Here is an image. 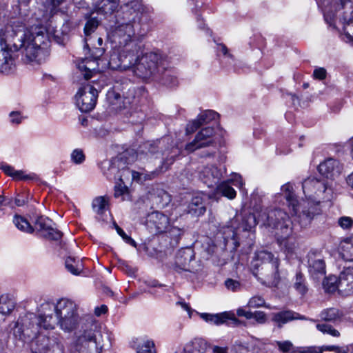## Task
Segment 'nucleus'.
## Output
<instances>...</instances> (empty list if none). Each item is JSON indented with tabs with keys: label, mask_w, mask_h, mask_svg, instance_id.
<instances>
[{
	"label": "nucleus",
	"mask_w": 353,
	"mask_h": 353,
	"mask_svg": "<svg viewBox=\"0 0 353 353\" xmlns=\"http://www.w3.org/2000/svg\"><path fill=\"white\" fill-rule=\"evenodd\" d=\"M34 176L35 174H26L22 170H14L12 176L14 180H30Z\"/></svg>",
	"instance_id": "59"
},
{
	"label": "nucleus",
	"mask_w": 353,
	"mask_h": 353,
	"mask_svg": "<svg viewBox=\"0 0 353 353\" xmlns=\"http://www.w3.org/2000/svg\"><path fill=\"white\" fill-rule=\"evenodd\" d=\"M132 170H130L125 162V166L120 170V173L117 181L125 184L126 182L130 181L132 177Z\"/></svg>",
	"instance_id": "51"
},
{
	"label": "nucleus",
	"mask_w": 353,
	"mask_h": 353,
	"mask_svg": "<svg viewBox=\"0 0 353 353\" xmlns=\"http://www.w3.org/2000/svg\"><path fill=\"white\" fill-rule=\"evenodd\" d=\"M158 76L155 77V81H159L163 85L168 87H174L178 84V80L175 75V72L172 69L167 68L161 69L158 72Z\"/></svg>",
	"instance_id": "30"
},
{
	"label": "nucleus",
	"mask_w": 353,
	"mask_h": 353,
	"mask_svg": "<svg viewBox=\"0 0 353 353\" xmlns=\"http://www.w3.org/2000/svg\"><path fill=\"white\" fill-rule=\"evenodd\" d=\"M224 284L228 290H231L232 292L239 291L241 288V283L239 281L232 279H227L225 281Z\"/></svg>",
	"instance_id": "55"
},
{
	"label": "nucleus",
	"mask_w": 353,
	"mask_h": 353,
	"mask_svg": "<svg viewBox=\"0 0 353 353\" xmlns=\"http://www.w3.org/2000/svg\"><path fill=\"white\" fill-rule=\"evenodd\" d=\"M206 208L202 194H196L192 196L188 206V212L192 216H200L205 214Z\"/></svg>",
	"instance_id": "29"
},
{
	"label": "nucleus",
	"mask_w": 353,
	"mask_h": 353,
	"mask_svg": "<svg viewBox=\"0 0 353 353\" xmlns=\"http://www.w3.org/2000/svg\"><path fill=\"white\" fill-rule=\"evenodd\" d=\"M323 288L329 292H334L336 290L339 291V277L330 275L325 277L323 282Z\"/></svg>",
	"instance_id": "43"
},
{
	"label": "nucleus",
	"mask_w": 353,
	"mask_h": 353,
	"mask_svg": "<svg viewBox=\"0 0 353 353\" xmlns=\"http://www.w3.org/2000/svg\"><path fill=\"white\" fill-rule=\"evenodd\" d=\"M216 193L229 199H234L236 196V192L230 185L228 181L219 183L216 188Z\"/></svg>",
	"instance_id": "38"
},
{
	"label": "nucleus",
	"mask_w": 353,
	"mask_h": 353,
	"mask_svg": "<svg viewBox=\"0 0 353 353\" xmlns=\"http://www.w3.org/2000/svg\"><path fill=\"white\" fill-rule=\"evenodd\" d=\"M143 47L139 43L132 44L120 48L123 61V70H132L137 65L140 56L142 55Z\"/></svg>",
	"instance_id": "14"
},
{
	"label": "nucleus",
	"mask_w": 353,
	"mask_h": 353,
	"mask_svg": "<svg viewBox=\"0 0 353 353\" xmlns=\"http://www.w3.org/2000/svg\"><path fill=\"white\" fill-rule=\"evenodd\" d=\"M85 17L87 19V21L84 26V34L86 37L85 41L87 42L88 40V37L97 30L100 21L97 17H92L88 14H86Z\"/></svg>",
	"instance_id": "42"
},
{
	"label": "nucleus",
	"mask_w": 353,
	"mask_h": 353,
	"mask_svg": "<svg viewBox=\"0 0 353 353\" xmlns=\"http://www.w3.org/2000/svg\"><path fill=\"white\" fill-rule=\"evenodd\" d=\"M85 47L88 49V50L90 52V57L99 61L101 63H103V60L101 59V57L104 54V49L103 48H94L92 50H90L88 48V44L86 43Z\"/></svg>",
	"instance_id": "54"
},
{
	"label": "nucleus",
	"mask_w": 353,
	"mask_h": 353,
	"mask_svg": "<svg viewBox=\"0 0 353 353\" xmlns=\"http://www.w3.org/2000/svg\"><path fill=\"white\" fill-rule=\"evenodd\" d=\"M308 270L314 279H319L325 275V263L323 259L310 254L308 256Z\"/></svg>",
	"instance_id": "24"
},
{
	"label": "nucleus",
	"mask_w": 353,
	"mask_h": 353,
	"mask_svg": "<svg viewBox=\"0 0 353 353\" xmlns=\"http://www.w3.org/2000/svg\"><path fill=\"white\" fill-rule=\"evenodd\" d=\"M339 292L345 296L353 293V268H347L341 272Z\"/></svg>",
	"instance_id": "26"
},
{
	"label": "nucleus",
	"mask_w": 353,
	"mask_h": 353,
	"mask_svg": "<svg viewBox=\"0 0 353 353\" xmlns=\"http://www.w3.org/2000/svg\"><path fill=\"white\" fill-rule=\"evenodd\" d=\"M223 234L225 243H228L232 241L235 248L239 245V243L236 240V232L232 227H227Z\"/></svg>",
	"instance_id": "48"
},
{
	"label": "nucleus",
	"mask_w": 353,
	"mask_h": 353,
	"mask_svg": "<svg viewBox=\"0 0 353 353\" xmlns=\"http://www.w3.org/2000/svg\"><path fill=\"white\" fill-rule=\"evenodd\" d=\"M77 68L86 81L92 77L94 74L101 72L105 69L103 63L90 57H85L79 63Z\"/></svg>",
	"instance_id": "20"
},
{
	"label": "nucleus",
	"mask_w": 353,
	"mask_h": 353,
	"mask_svg": "<svg viewBox=\"0 0 353 353\" xmlns=\"http://www.w3.org/2000/svg\"><path fill=\"white\" fill-rule=\"evenodd\" d=\"M256 257L258 260H261L262 262L267 263L268 265H271V268L273 269V280L272 283L276 285L280 281L279 272V260L278 257L274 256L272 253L265 250L258 252L256 254Z\"/></svg>",
	"instance_id": "22"
},
{
	"label": "nucleus",
	"mask_w": 353,
	"mask_h": 353,
	"mask_svg": "<svg viewBox=\"0 0 353 353\" xmlns=\"http://www.w3.org/2000/svg\"><path fill=\"white\" fill-rule=\"evenodd\" d=\"M257 224L256 216L250 212L243 213L241 216V223L239 228L243 231H251Z\"/></svg>",
	"instance_id": "39"
},
{
	"label": "nucleus",
	"mask_w": 353,
	"mask_h": 353,
	"mask_svg": "<svg viewBox=\"0 0 353 353\" xmlns=\"http://www.w3.org/2000/svg\"><path fill=\"white\" fill-rule=\"evenodd\" d=\"M15 303L8 295L3 294L0 296V314L8 315L14 310Z\"/></svg>",
	"instance_id": "40"
},
{
	"label": "nucleus",
	"mask_w": 353,
	"mask_h": 353,
	"mask_svg": "<svg viewBox=\"0 0 353 353\" xmlns=\"http://www.w3.org/2000/svg\"><path fill=\"white\" fill-rule=\"evenodd\" d=\"M8 118L12 125H19L26 117L20 111H12L9 113Z\"/></svg>",
	"instance_id": "52"
},
{
	"label": "nucleus",
	"mask_w": 353,
	"mask_h": 353,
	"mask_svg": "<svg viewBox=\"0 0 353 353\" xmlns=\"http://www.w3.org/2000/svg\"><path fill=\"white\" fill-rule=\"evenodd\" d=\"M13 223L19 230L23 232L30 234L34 232V228L32 226L25 218L21 216H14L13 219Z\"/></svg>",
	"instance_id": "44"
},
{
	"label": "nucleus",
	"mask_w": 353,
	"mask_h": 353,
	"mask_svg": "<svg viewBox=\"0 0 353 353\" xmlns=\"http://www.w3.org/2000/svg\"><path fill=\"white\" fill-rule=\"evenodd\" d=\"M350 0H319L318 3L321 6L325 21L332 26L338 10L343 8L347 2Z\"/></svg>",
	"instance_id": "18"
},
{
	"label": "nucleus",
	"mask_w": 353,
	"mask_h": 353,
	"mask_svg": "<svg viewBox=\"0 0 353 353\" xmlns=\"http://www.w3.org/2000/svg\"><path fill=\"white\" fill-rule=\"evenodd\" d=\"M119 3V0H96L92 5L95 12L108 17L120 12L118 10Z\"/></svg>",
	"instance_id": "23"
},
{
	"label": "nucleus",
	"mask_w": 353,
	"mask_h": 353,
	"mask_svg": "<svg viewBox=\"0 0 353 353\" xmlns=\"http://www.w3.org/2000/svg\"><path fill=\"white\" fill-rule=\"evenodd\" d=\"M50 6L47 0H34V3L32 5V8L38 9L41 12V16H45Z\"/></svg>",
	"instance_id": "53"
},
{
	"label": "nucleus",
	"mask_w": 353,
	"mask_h": 353,
	"mask_svg": "<svg viewBox=\"0 0 353 353\" xmlns=\"http://www.w3.org/2000/svg\"><path fill=\"white\" fill-rule=\"evenodd\" d=\"M265 300L259 296H253L248 302V305L250 307H259L264 306L267 308H270L268 305H265Z\"/></svg>",
	"instance_id": "56"
},
{
	"label": "nucleus",
	"mask_w": 353,
	"mask_h": 353,
	"mask_svg": "<svg viewBox=\"0 0 353 353\" xmlns=\"http://www.w3.org/2000/svg\"><path fill=\"white\" fill-rule=\"evenodd\" d=\"M70 159L74 164L80 165L85 161V156L81 149L77 148L72 152Z\"/></svg>",
	"instance_id": "50"
},
{
	"label": "nucleus",
	"mask_w": 353,
	"mask_h": 353,
	"mask_svg": "<svg viewBox=\"0 0 353 353\" xmlns=\"http://www.w3.org/2000/svg\"><path fill=\"white\" fill-rule=\"evenodd\" d=\"M55 305L53 302L46 301L40 305L39 315L28 313L19 318L13 328V334L19 340L29 342L38 336L40 329L54 330L59 325L55 310H45V305Z\"/></svg>",
	"instance_id": "3"
},
{
	"label": "nucleus",
	"mask_w": 353,
	"mask_h": 353,
	"mask_svg": "<svg viewBox=\"0 0 353 353\" xmlns=\"http://www.w3.org/2000/svg\"><path fill=\"white\" fill-rule=\"evenodd\" d=\"M105 68H109L112 70H123V61L121 57V52L120 48L114 50L110 56L108 61H105L103 63Z\"/></svg>",
	"instance_id": "34"
},
{
	"label": "nucleus",
	"mask_w": 353,
	"mask_h": 353,
	"mask_svg": "<svg viewBox=\"0 0 353 353\" xmlns=\"http://www.w3.org/2000/svg\"><path fill=\"white\" fill-rule=\"evenodd\" d=\"M55 305H45V310H55L60 328L64 332H71L77 327L80 317L77 305L70 299L62 298Z\"/></svg>",
	"instance_id": "6"
},
{
	"label": "nucleus",
	"mask_w": 353,
	"mask_h": 353,
	"mask_svg": "<svg viewBox=\"0 0 353 353\" xmlns=\"http://www.w3.org/2000/svg\"><path fill=\"white\" fill-rule=\"evenodd\" d=\"M117 233L122 237V239L128 243L136 246V242L129 236H128L125 232L117 224L114 225Z\"/></svg>",
	"instance_id": "61"
},
{
	"label": "nucleus",
	"mask_w": 353,
	"mask_h": 353,
	"mask_svg": "<svg viewBox=\"0 0 353 353\" xmlns=\"http://www.w3.org/2000/svg\"><path fill=\"white\" fill-rule=\"evenodd\" d=\"M49 46L43 26L27 28L21 21H12L5 30H0V72L6 74L13 72L15 59L19 54L25 63L44 62L50 55Z\"/></svg>",
	"instance_id": "1"
},
{
	"label": "nucleus",
	"mask_w": 353,
	"mask_h": 353,
	"mask_svg": "<svg viewBox=\"0 0 353 353\" xmlns=\"http://www.w3.org/2000/svg\"><path fill=\"white\" fill-rule=\"evenodd\" d=\"M99 336L101 334L97 324L88 323L82 333L77 337L74 347L79 353H100L102 345L98 341Z\"/></svg>",
	"instance_id": "10"
},
{
	"label": "nucleus",
	"mask_w": 353,
	"mask_h": 353,
	"mask_svg": "<svg viewBox=\"0 0 353 353\" xmlns=\"http://www.w3.org/2000/svg\"><path fill=\"white\" fill-rule=\"evenodd\" d=\"M316 327L318 330L323 334H330L334 337L339 336L340 335L339 332L329 324L318 323Z\"/></svg>",
	"instance_id": "49"
},
{
	"label": "nucleus",
	"mask_w": 353,
	"mask_h": 353,
	"mask_svg": "<svg viewBox=\"0 0 353 353\" xmlns=\"http://www.w3.org/2000/svg\"><path fill=\"white\" fill-rule=\"evenodd\" d=\"M137 353H157L155 343L152 339H143L133 345Z\"/></svg>",
	"instance_id": "36"
},
{
	"label": "nucleus",
	"mask_w": 353,
	"mask_h": 353,
	"mask_svg": "<svg viewBox=\"0 0 353 353\" xmlns=\"http://www.w3.org/2000/svg\"><path fill=\"white\" fill-rule=\"evenodd\" d=\"M148 224L150 227L154 226L156 232L161 233L166 230L169 225L167 216L159 212H153L148 215Z\"/></svg>",
	"instance_id": "28"
},
{
	"label": "nucleus",
	"mask_w": 353,
	"mask_h": 353,
	"mask_svg": "<svg viewBox=\"0 0 353 353\" xmlns=\"http://www.w3.org/2000/svg\"><path fill=\"white\" fill-rule=\"evenodd\" d=\"M128 192V188L125 184H123L119 182L117 185L114 187V197L119 198L122 197V200H124V198L123 197L124 194Z\"/></svg>",
	"instance_id": "57"
},
{
	"label": "nucleus",
	"mask_w": 353,
	"mask_h": 353,
	"mask_svg": "<svg viewBox=\"0 0 353 353\" xmlns=\"http://www.w3.org/2000/svg\"><path fill=\"white\" fill-rule=\"evenodd\" d=\"M338 223L343 229L349 230L353 225V220L349 216H342L339 219Z\"/></svg>",
	"instance_id": "60"
},
{
	"label": "nucleus",
	"mask_w": 353,
	"mask_h": 353,
	"mask_svg": "<svg viewBox=\"0 0 353 353\" xmlns=\"http://www.w3.org/2000/svg\"><path fill=\"white\" fill-rule=\"evenodd\" d=\"M125 166V159L116 157L102 163L103 174L109 180L117 181L120 170Z\"/></svg>",
	"instance_id": "17"
},
{
	"label": "nucleus",
	"mask_w": 353,
	"mask_h": 353,
	"mask_svg": "<svg viewBox=\"0 0 353 353\" xmlns=\"http://www.w3.org/2000/svg\"><path fill=\"white\" fill-rule=\"evenodd\" d=\"M131 85L130 81L125 79L123 83L116 81L113 88L108 91L107 99L112 105H120L122 95L124 96V90Z\"/></svg>",
	"instance_id": "25"
},
{
	"label": "nucleus",
	"mask_w": 353,
	"mask_h": 353,
	"mask_svg": "<svg viewBox=\"0 0 353 353\" xmlns=\"http://www.w3.org/2000/svg\"><path fill=\"white\" fill-rule=\"evenodd\" d=\"M296 312L291 310H284L272 314V321L277 324L279 327L294 320Z\"/></svg>",
	"instance_id": "35"
},
{
	"label": "nucleus",
	"mask_w": 353,
	"mask_h": 353,
	"mask_svg": "<svg viewBox=\"0 0 353 353\" xmlns=\"http://www.w3.org/2000/svg\"><path fill=\"white\" fill-rule=\"evenodd\" d=\"M194 259L193 252L190 248L179 250L176 256L174 270L178 273L188 271V263Z\"/></svg>",
	"instance_id": "27"
},
{
	"label": "nucleus",
	"mask_w": 353,
	"mask_h": 353,
	"mask_svg": "<svg viewBox=\"0 0 353 353\" xmlns=\"http://www.w3.org/2000/svg\"><path fill=\"white\" fill-rule=\"evenodd\" d=\"M53 224L49 218L40 216L35 219L32 228L38 235L47 239L57 241L61 239L62 233L54 228Z\"/></svg>",
	"instance_id": "13"
},
{
	"label": "nucleus",
	"mask_w": 353,
	"mask_h": 353,
	"mask_svg": "<svg viewBox=\"0 0 353 353\" xmlns=\"http://www.w3.org/2000/svg\"><path fill=\"white\" fill-rule=\"evenodd\" d=\"M252 319H254L257 323L263 324L267 321L266 314L262 311H256L252 312Z\"/></svg>",
	"instance_id": "62"
},
{
	"label": "nucleus",
	"mask_w": 353,
	"mask_h": 353,
	"mask_svg": "<svg viewBox=\"0 0 353 353\" xmlns=\"http://www.w3.org/2000/svg\"><path fill=\"white\" fill-rule=\"evenodd\" d=\"M275 343H276L279 350L283 353L289 352L293 347L292 342H290V341H277Z\"/></svg>",
	"instance_id": "58"
},
{
	"label": "nucleus",
	"mask_w": 353,
	"mask_h": 353,
	"mask_svg": "<svg viewBox=\"0 0 353 353\" xmlns=\"http://www.w3.org/2000/svg\"><path fill=\"white\" fill-rule=\"evenodd\" d=\"M219 116V114L214 110H205L199 114L196 119L189 122L186 126V133L188 134L193 133L201 125L218 119Z\"/></svg>",
	"instance_id": "21"
},
{
	"label": "nucleus",
	"mask_w": 353,
	"mask_h": 353,
	"mask_svg": "<svg viewBox=\"0 0 353 353\" xmlns=\"http://www.w3.org/2000/svg\"><path fill=\"white\" fill-rule=\"evenodd\" d=\"M100 90L101 86L94 81L92 84L87 83L81 85L75 99L77 107L82 112H88L94 108Z\"/></svg>",
	"instance_id": "11"
},
{
	"label": "nucleus",
	"mask_w": 353,
	"mask_h": 353,
	"mask_svg": "<svg viewBox=\"0 0 353 353\" xmlns=\"http://www.w3.org/2000/svg\"><path fill=\"white\" fill-rule=\"evenodd\" d=\"M65 265L66 269L74 275L79 274L83 269L82 261L79 258L74 256H70L67 257L65 261Z\"/></svg>",
	"instance_id": "37"
},
{
	"label": "nucleus",
	"mask_w": 353,
	"mask_h": 353,
	"mask_svg": "<svg viewBox=\"0 0 353 353\" xmlns=\"http://www.w3.org/2000/svg\"><path fill=\"white\" fill-rule=\"evenodd\" d=\"M115 17L117 26L110 35L111 42L115 48L136 44L134 39L143 37L148 30V15L143 13L140 0H124Z\"/></svg>",
	"instance_id": "2"
},
{
	"label": "nucleus",
	"mask_w": 353,
	"mask_h": 353,
	"mask_svg": "<svg viewBox=\"0 0 353 353\" xmlns=\"http://www.w3.org/2000/svg\"><path fill=\"white\" fill-rule=\"evenodd\" d=\"M208 347L207 341L202 338H195L186 344L185 353H204Z\"/></svg>",
	"instance_id": "32"
},
{
	"label": "nucleus",
	"mask_w": 353,
	"mask_h": 353,
	"mask_svg": "<svg viewBox=\"0 0 353 353\" xmlns=\"http://www.w3.org/2000/svg\"><path fill=\"white\" fill-rule=\"evenodd\" d=\"M343 170L339 161L333 158H328L321 163L318 167L319 173L327 179L326 181H333L338 177Z\"/></svg>",
	"instance_id": "19"
},
{
	"label": "nucleus",
	"mask_w": 353,
	"mask_h": 353,
	"mask_svg": "<svg viewBox=\"0 0 353 353\" xmlns=\"http://www.w3.org/2000/svg\"><path fill=\"white\" fill-rule=\"evenodd\" d=\"M214 134V129L212 127L202 128L195 136L194 139L188 143L185 150L188 152H192L196 150L211 145L214 141L212 137Z\"/></svg>",
	"instance_id": "15"
},
{
	"label": "nucleus",
	"mask_w": 353,
	"mask_h": 353,
	"mask_svg": "<svg viewBox=\"0 0 353 353\" xmlns=\"http://www.w3.org/2000/svg\"><path fill=\"white\" fill-rule=\"evenodd\" d=\"M107 205L108 201L103 196L95 198L92 204L93 210L99 214H102L106 210Z\"/></svg>",
	"instance_id": "47"
},
{
	"label": "nucleus",
	"mask_w": 353,
	"mask_h": 353,
	"mask_svg": "<svg viewBox=\"0 0 353 353\" xmlns=\"http://www.w3.org/2000/svg\"><path fill=\"white\" fill-rule=\"evenodd\" d=\"M169 139L168 137H163L157 141L147 142L143 145V147L147 154H150L151 156L156 155V158H157L161 154L163 161L160 170L157 169L152 172H141V183L155 178L160 172L163 171V170H168L169 166L174 162L176 158L180 155L181 150L179 148L176 146H172L170 148H166V145L169 143Z\"/></svg>",
	"instance_id": "5"
},
{
	"label": "nucleus",
	"mask_w": 353,
	"mask_h": 353,
	"mask_svg": "<svg viewBox=\"0 0 353 353\" xmlns=\"http://www.w3.org/2000/svg\"><path fill=\"white\" fill-rule=\"evenodd\" d=\"M30 341L32 353H63L64 347L57 336L39 335Z\"/></svg>",
	"instance_id": "12"
},
{
	"label": "nucleus",
	"mask_w": 353,
	"mask_h": 353,
	"mask_svg": "<svg viewBox=\"0 0 353 353\" xmlns=\"http://www.w3.org/2000/svg\"><path fill=\"white\" fill-rule=\"evenodd\" d=\"M294 288L302 295L305 294L307 291L304 275L301 272H297L296 274Z\"/></svg>",
	"instance_id": "46"
},
{
	"label": "nucleus",
	"mask_w": 353,
	"mask_h": 353,
	"mask_svg": "<svg viewBox=\"0 0 353 353\" xmlns=\"http://www.w3.org/2000/svg\"><path fill=\"white\" fill-rule=\"evenodd\" d=\"M225 173V168H218L214 165H207L199 172V178L208 187L216 185Z\"/></svg>",
	"instance_id": "16"
},
{
	"label": "nucleus",
	"mask_w": 353,
	"mask_h": 353,
	"mask_svg": "<svg viewBox=\"0 0 353 353\" xmlns=\"http://www.w3.org/2000/svg\"><path fill=\"white\" fill-rule=\"evenodd\" d=\"M281 192L285 199L288 205L296 216V221L299 223L301 228L308 226L315 214H317L316 209L314 206H303L300 210L299 201L294 192L292 185L287 183L281 186Z\"/></svg>",
	"instance_id": "8"
},
{
	"label": "nucleus",
	"mask_w": 353,
	"mask_h": 353,
	"mask_svg": "<svg viewBox=\"0 0 353 353\" xmlns=\"http://www.w3.org/2000/svg\"><path fill=\"white\" fill-rule=\"evenodd\" d=\"M196 313L204 321L212 325H222L226 322L227 319H229L228 314L226 312H223L220 314H210L205 312Z\"/></svg>",
	"instance_id": "31"
},
{
	"label": "nucleus",
	"mask_w": 353,
	"mask_h": 353,
	"mask_svg": "<svg viewBox=\"0 0 353 353\" xmlns=\"http://www.w3.org/2000/svg\"><path fill=\"white\" fill-rule=\"evenodd\" d=\"M302 188L305 197L318 203L330 201L332 196L331 184L324 179L310 176L303 181Z\"/></svg>",
	"instance_id": "9"
},
{
	"label": "nucleus",
	"mask_w": 353,
	"mask_h": 353,
	"mask_svg": "<svg viewBox=\"0 0 353 353\" xmlns=\"http://www.w3.org/2000/svg\"><path fill=\"white\" fill-rule=\"evenodd\" d=\"M161 69H165V61L161 55L154 52H145L143 50L133 73L145 80L154 79Z\"/></svg>",
	"instance_id": "7"
},
{
	"label": "nucleus",
	"mask_w": 353,
	"mask_h": 353,
	"mask_svg": "<svg viewBox=\"0 0 353 353\" xmlns=\"http://www.w3.org/2000/svg\"><path fill=\"white\" fill-rule=\"evenodd\" d=\"M344 36L346 41H353V16L347 18L343 16V19Z\"/></svg>",
	"instance_id": "45"
},
{
	"label": "nucleus",
	"mask_w": 353,
	"mask_h": 353,
	"mask_svg": "<svg viewBox=\"0 0 353 353\" xmlns=\"http://www.w3.org/2000/svg\"><path fill=\"white\" fill-rule=\"evenodd\" d=\"M331 348H334V347H308L307 351L303 353H325V350H329Z\"/></svg>",
	"instance_id": "64"
},
{
	"label": "nucleus",
	"mask_w": 353,
	"mask_h": 353,
	"mask_svg": "<svg viewBox=\"0 0 353 353\" xmlns=\"http://www.w3.org/2000/svg\"><path fill=\"white\" fill-rule=\"evenodd\" d=\"M259 221L275 230L277 241L285 252L288 254L293 252L295 245L289 239L292 232L293 223L285 211L278 208H267L259 214Z\"/></svg>",
	"instance_id": "4"
},
{
	"label": "nucleus",
	"mask_w": 353,
	"mask_h": 353,
	"mask_svg": "<svg viewBox=\"0 0 353 353\" xmlns=\"http://www.w3.org/2000/svg\"><path fill=\"white\" fill-rule=\"evenodd\" d=\"M326 70L323 68H318L314 70L313 77L316 79L323 80L326 77Z\"/></svg>",
	"instance_id": "63"
},
{
	"label": "nucleus",
	"mask_w": 353,
	"mask_h": 353,
	"mask_svg": "<svg viewBox=\"0 0 353 353\" xmlns=\"http://www.w3.org/2000/svg\"><path fill=\"white\" fill-rule=\"evenodd\" d=\"M340 254L347 261H353V236L340 243Z\"/></svg>",
	"instance_id": "33"
},
{
	"label": "nucleus",
	"mask_w": 353,
	"mask_h": 353,
	"mask_svg": "<svg viewBox=\"0 0 353 353\" xmlns=\"http://www.w3.org/2000/svg\"><path fill=\"white\" fill-rule=\"evenodd\" d=\"M341 313L334 307L324 309L320 314V318L325 321L335 322L340 319Z\"/></svg>",
	"instance_id": "41"
}]
</instances>
